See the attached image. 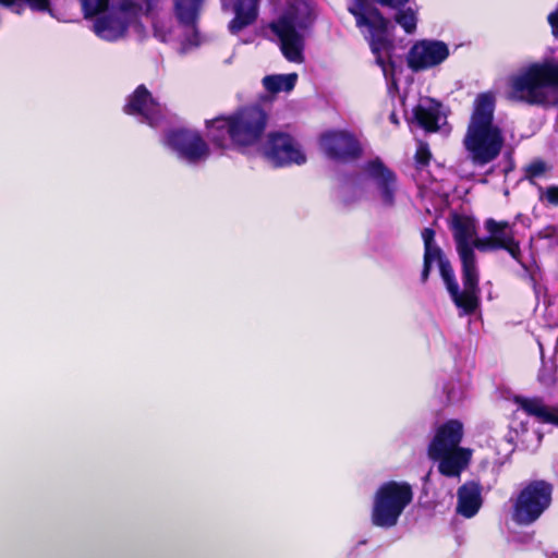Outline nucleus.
<instances>
[{
	"label": "nucleus",
	"mask_w": 558,
	"mask_h": 558,
	"mask_svg": "<svg viewBox=\"0 0 558 558\" xmlns=\"http://www.w3.org/2000/svg\"><path fill=\"white\" fill-rule=\"evenodd\" d=\"M267 122L266 112L258 106L241 108L230 114L205 121L208 138L222 149H244L262 137Z\"/></svg>",
	"instance_id": "7ed1b4c3"
},
{
	"label": "nucleus",
	"mask_w": 558,
	"mask_h": 558,
	"mask_svg": "<svg viewBox=\"0 0 558 558\" xmlns=\"http://www.w3.org/2000/svg\"><path fill=\"white\" fill-rule=\"evenodd\" d=\"M396 22L408 33H414L416 28L417 14L412 8L401 10L396 14Z\"/></svg>",
	"instance_id": "393cba45"
},
{
	"label": "nucleus",
	"mask_w": 558,
	"mask_h": 558,
	"mask_svg": "<svg viewBox=\"0 0 558 558\" xmlns=\"http://www.w3.org/2000/svg\"><path fill=\"white\" fill-rule=\"evenodd\" d=\"M453 235L462 263L463 284L470 290L478 284L474 248H476V242L480 239L476 238L474 221L464 217L456 218L453 221Z\"/></svg>",
	"instance_id": "1a4fd4ad"
},
{
	"label": "nucleus",
	"mask_w": 558,
	"mask_h": 558,
	"mask_svg": "<svg viewBox=\"0 0 558 558\" xmlns=\"http://www.w3.org/2000/svg\"><path fill=\"white\" fill-rule=\"evenodd\" d=\"M376 1L383 5L398 8V7L405 4L409 0H376Z\"/></svg>",
	"instance_id": "7c9ffc66"
},
{
	"label": "nucleus",
	"mask_w": 558,
	"mask_h": 558,
	"mask_svg": "<svg viewBox=\"0 0 558 558\" xmlns=\"http://www.w3.org/2000/svg\"><path fill=\"white\" fill-rule=\"evenodd\" d=\"M538 380L545 386H551L555 383L554 368L544 366L538 375Z\"/></svg>",
	"instance_id": "c85d7f7f"
},
{
	"label": "nucleus",
	"mask_w": 558,
	"mask_h": 558,
	"mask_svg": "<svg viewBox=\"0 0 558 558\" xmlns=\"http://www.w3.org/2000/svg\"><path fill=\"white\" fill-rule=\"evenodd\" d=\"M548 170L549 167L547 166V163L541 160H535L526 167L525 173L526 178L533 181L535 179L544 177Z\"/></svg>",
	"instance_id": "a878e982"
},
{
	"label": "nucleus",
	"mask_w": 558,
	"mask_h": 558,
	"mask_svg": "<svg viewBox=\"0 0 558 558\" xmlns=\"http://www.w3.org/2000/svg\"><path fill=\"white\" fill-rule=\"evenodd\" d=\"M432 154L427 144L418 142L415 153V161L420 167L426 166L430 160Z\"/></svg>",
	"instance_id": "cd10ccee"
},
{
	"label": "nucleus",
	"mask_w": 558,
	"mask_h": 558,
	"mask_svg": "<svg viewBox=\"0 0 558 558\" xmlns=\"http://www.w3.org/2000/svg\"><path fill=\"white\" fill-rule=\"evenodd\" d=\"M205 0H174L175 15L178 20L187 26L196 22Z\"/></svg>",
	"instance_id": "b1692460"
},
{
	"label": "nucleus",
	"mask_w": 558,
	"mask_h": 558,
	"mask_svg": "<svg viewBox=\"0 0 558 558\" xmlns=\"http://www.w3.org/2000/svg\"><path fill=\"white\" fill-rule=\"evenodd\" d=\"M551 500L550 483L543 480L529 482L511 499V519L519 525H531L550 507Z\"/></svg>",
	"instance_id": "0eeeda50"
},
{
	"label": "nucleus",
	"mask_w": 558,
	"mask_h": 558,
	"mask_svg": "<svg viewBox=\"0 0 558 558\" xmlns=\"http://www.w3.org/2000/svg\"><path fill=\"white\" fill-rule=\"evenodd\" d=\"M319 146L323 153L333 160H348L361 154L356 138L345 131H331L322 135Z\"/></svg>",
	"instance_id": "f3484780"
},
{
	"label": "nucleus",
	"mask_w": 558,
	"mask_h": 558,
	"mask_svg": "<svg viewBox=\"0 0 558 558\" xmlns=\"http://www.w3.org/2000/svg\"><path fill=\"white\" fill-rule=\"evenodd\" d=\"M128 114L137 116L150 126L158 125L163 119L162 106L151 96L143 85L138 86L129 96L124 107Z\"/></svg>",
	"instance_id": "dca6fc26"
},
{
	"label": "nucleus",
	"mask_w": 558,
	"mask_h": 558,
	"mask_svg": "<svg viewBox=\"0 0 558 558\" xmlns=\"http://www.w3.org/2000/svg\"><path fill=\"white\" fill-rule=\"evenodd\" d=\"M350 11L356 17L357 26H366L369 28L372 50L378 56V62H383L380 53L385 51L387 47L385 35L389 22L376 10H371L364 14L359 13L354 9H350Z\"/></svg>",
	"instance_id": "a211bd4d"
},
{
	"label": "nucleus",
	"mask_w": 558,
	"mask_h": 558,
	"mask_svg": "<svg viewBox=\"0 0 558 558\" xmlns=\"http://www.w3.org/2000/svg\"><path fill=\"white\" fill-rule=\"evenodd\" d=\"M449 54V47L444 41L420 40L410 50L409 65L415 71L430 69L442 63Z\"/></svg>",
	"instance_id": "2eb2a0df"
},
{
	"label": "nucleus",
	"mask_w": 558,
	"mask_h": 558,
	"mask_svg": "<svg viewBox=\"0 0 558 558\" xmlns=\"http://www.w3.org/2000/svg\"><path fill=\"white\" fill-rule=\"evenodd\" d=\"M457 498V512L466 519L473 518L482 507L481 487L474 482L459 487Z\"/></svg>",
	"instance_id": "412c9836"
},
{
	"label": "nucleus",
	"mask_w": 558,
	"mask_h": 558,
	"mask_svg": "<svg viewBox=\"0 0 558 558\" xmlns=\"http://www.w3.org/2000/svg\"><path fill=\"white\" fill-rule=\"evenodd\" d=\"M390 121L395 124H398L399 121H398V118H397V114L395 112H392L389 117Z\"/></svg>",
	"instance_id": "2f4dec72"
},
{
	"label": "nucleus",
	"mask_w": 558,
	"mask_h": 558,
	"mask_svg": "<svg viewBox=\"0 0 558 558\" xmlns=\"http://www.w3.org/2000/svg\"><path fill=\"white\" fill-rule=\"evenodd\" d=\"M539 198L553 206H558V185H550L539 190Z\"/></svg>",
	"instance_id": "bb28decb"
},
{
	"label": "nucleus",
	"mask_w": 558,
	"mask_h": 558,
	"mask_svg": "<svg viewBox=\"0 0 558 558\" xmlns=\"http://www.w3.org/2000/svg\"><path fill=\"white\" fill-rule=\"evenodd\" d=\"M485 229L489 236L476 242L480 251H492L497 248L506 250L513 259L520 262L521 251L519 242L514 239L513 228L506 221L487 219Z\"/></svg>",
	"instance_id": "4468645a"
},
{
	"label": "nucleus",
	"mask_w": 558,
	"mask_h": 558,
	"mask_svg": "<svg viewBox=\"0 0 558 558\" xmlns=\"http://www.w3.org/2000/svg\"><path fill=\"white\" fill-rule=\"evenodd\" d=\"M422 238L424 241L425 248L436 246V243L434 241L435 232L432 229H424L422 232Z\"/></svg>",
	"instance_id": "c756f323"
},
{
	"label": "nucleus",
	"mask_w": 558,
	"mask_h": 558,
	"mask_svg": "<svg viewBox=\"0 0 558 558\" xmlns=\"http://www.w3.org/2000/svg\"><path fill=\"white\" fill-rule=\"evenodd\" d=\"M463 424L459 420H449L439 425L428 446L429 459L438 462V471L447 477L459 478L469 466L473 451L461 447Z\"/></svg>",
	"instance_id": "39448f33"
},
{
	"label": "nucleus",
	"mask_w": 558,
	"mask_h": 558,
	"mask_svg": "<svg viewBox=\"0 0 558 558\" xmlns=\"http://www.w3.org/2000/svg\"><path fill=\"white\" fill-rule=\"evenodd\" d=\"M14 0H0V3L4 4V5H11L13 4Z\"/></svg>",
	"instance_id": "473e14b6"
},
{
	"label": "nucleus",
	"mask_w": 558,
	"mask_h": 558,
	"mask_svg": "<svg viewBox=\"0 0 558 558\" xmlns=\"http://www.w3.org/2000/svg\"><path fill=\"white\" fill-rule=\"evenodd\" d=\"M515 403L538 422L558 426V407L547 405L541 398L517 397Z\"/></svg>",
	"instance_id": "4be33fe9"
},
{
	"label": "nucleus",
	"mask_w": 558,
	"mask_h": 558,
	"mask_svg": "<svg viewBox=\"0 0 558 558\" xmlns=\"http://www.w3.org/2000/svg\"><path fill=\"white\" fill-rule=\"evenodd\" d=\"M495 96L480 94L473 105L464 146L475 165L484 166L499 155L504 145L500 129L494 124Z\"/></svg>",
	"instance_id": "20e7f679"
},
{
	"label": "nucleus",
	"mask_w": 558,
	"mask_h": 558,
	"mask_svg": "<svg viewBox=\"0 0 558 558\" xmlns=\"http://www.w3.org/2000/svg\"><path fill=\"white\" fill-rule=\"evenodd\" d=\"M434 264L438 266L440 276L454 304L465 313L473 312L477 306L478 284L470 290L463 284V291L460 292L453 269L437 245L425 248L424 268L422 271L423 281L427 280L429 270Z\"/></svg>",
	"instance_id": "6e6552de"
},
{
	"label": "nucleus",
	"mask_w": 558,
	"mask_h": 558,
	"mask_svg": "<svg viewBox=\"0 0 558 558\" xmlns=\"http://www.w3.org/2000/svg\"><path fill=\"white\" fill-rule=\"evenodd\" d=\"M271 31L278 37L280 50L283 57L293 63L304 61V35L298 29L295 17L292 13L282 15L270 25Z\"/></svg>",
	"instance_id": "ddd939ff"
},
{
	"label": "nucleus",
	"mask_w": 558,
	"mask_h": 558,
	"mask_svg": "<svg viewBox=\"0 0 558 558\" xmlns=\"http://www.w3.org/2000/svg\"><path fill=\"white\" fill-rule=\"evenodd\" d=\"M263 157L272 166H301L307 160L306 151L299 141L289 134H269L260 147Z\"/></svg>",
	"instance_id": "9b49d317"
},
{
	"label": "nucleus",
	"mask_w": 558,
	"mask_h": 558,
	"mask_svg": "<svg viewBox=\"0 0 558 558\" xmlns=\"http://www.w3.org/2000/svg\"><path fill=\"white\" fill-rule=\"evenodd\" d=\"M547 22L558 39V5L547 15ZM549 88H558V64L549 59L526 63L507 78L508 97L531 105L544 104Z\"/></svg>",
	"instance_id": "f03ea898"
},
{
	"label": "nucleus",
	"mask_w": 558,
	"mask_h": 558,
	"mask_svg": "<svg viewBox=\"0 0 558 558\" xmlns=\"http://www.w3.org/2000/svg\"><path fill=\"white\" fill-rule=\"evenodd\" d=\"M163 143L178 158L190 163H197L207 159L210 153L207 142L196 130L180 129L171 131L165 136Z\"/></svg>",
	"instance_id": "f8f14e48"
},
{
	"label": "nucleus",
	"mask_w": 558,
	"mask_h": 558,
	"mask_svg": "<svg viewBox=\"0 0 558 558\" xmlns=\"http://www.w3.org/2000/svg\"><path fill=\"white\" fill-rule=\"evenodd\" d=\"M223 10L232 9L233 20L229 23L232 34L241 32L251 25L257 17L258 0H221Z\"/></svg>",
	"instance_id": "6ab92c4d"
},
{
	"label": "nucleus",
	"mask_w": 558,
	"mask_h": 558,
	"mask_svg": "<svg viewBox=\"0 0 558 558\" xmlns=\"http://www.w3.org/2000/svg\"><path fill=\"white\" fill-rule=\"evenodd\" d=\"M414 492L405 481H387L374 492L369 519L379 529L395 527L412 504Z\"/></svg>",
	"instance_id": "423d86ee"
},
{
	"label": "nucleus",
	"mask_w": 558,
	"mask_h": 558,
	"mask_svg": "<svg viewBox=\"0 0 558 558\" xmlns=\"http://www.w3.org/2000/svg\"><path fill=\"white\" fill-rule=\"evenodd\" d=\"M84 17L94 19L93 31L101 39L116 41L155 8L157 0H78Z\"/></svg>",
	"instance_id": "f257e3e1"
},
{
	"label": "nucleus",
	"mask_w": 558,
	"mask_h": 558,
	"mask_svg": "<svg viewBox=\"0 0 558 558\" xmlns=\"http://www.w3.org/2000/svg\"><path fill=\"white\" fill-rule=\"evenodd\" d=\"M414 117L417 123L426 131H436L445 120V112L438 101L425 97L421 98L414 108Z\"/></svg>",
	"instance_id": "aec40b11"
},
{
	"label": "nucleus",
	"mask_w": 558,
	"mask_h": 558,
	"mask_svg": "<svg viewBox=\"0 0 558 558\" xmlns=\"http://www.w3.org/2000/svg\"><path fill=\"white\" fill-rule=\"evenodd\" d=\"M298 82L296 73L289 74H271L266 75L262 80L263 87L271 95L279 93H290Z\"/></svg>",
	"instance_id": "5701e85b"
},
{
	"label": "nucleus",
	"mask_w": 558,
	"mask_h": 558,
	"mask_svg": "<svg viewBox=\"0 0 558 558\" xmlns=\"http://www.w3.org/2000/svg\"><path fill=\"white\" fill-rule=\"evenodd\" d=\"M363 170L372 182L373 198L376 205L385 210L395 208L400 193L396 173L378 158L368 161Z\"/></svg>",
	"instance_id": "9d476101"
}]
</instances>
